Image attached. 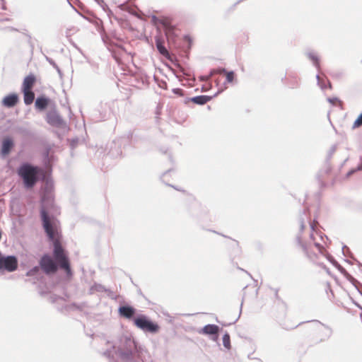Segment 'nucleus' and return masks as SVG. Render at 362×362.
Listing matches in <instances>:
<instances>
[{
    "instance_id": "f257e3e1",
    "label": "nucleus",
    "mask_w": 362,
    "mask_h": 362,
    "mask_svg": "<svg viewBox=\"0 0 362 362\" xmlns=\"http://www.w3.org/2000/svg\"><path fill=\"white\" fill-rule=\"evenodd\" d=\"M40 213L45 232L53 243V257L59 263L62 269L65 270L67 275L71 276V269L69 258L59 240V222L55 217L48 214L44 206H41Z\"/></svg>"
},
{
    "instance_id": "f03ea898",
    "label": "nucleus",
    "mask_w": 362,
    "mask_h": 362,
    "mask_svg": "<svg viewBox=\"0 0 362 362\" xmlns=\"http://www.w3.org/2000/svg\"><path fill=\"white\" fill-rule=\"evenodd\" d=\"M112 349L118 356L121 362H140L143 349L137 345L133 338L122 336L117 344H113Z\"/></svg>"
},
{
    "instance_id": "7ed1b4c3",
    "label": "nucleus",
    "mask_w": 362,
    "mask_h": 362,
    "mask_svg": "<svg viewBox=\"0 0 362 362\" xmlns=\"http://www.w3.org/2000/svg\"><path fill=\"white\" fill-rule=\"evenodd\" d=\"M17 172L27 189L33 187L38 180L45 179V173L43 169L28 163H23Z\"/></svg>"
},
{
    "instance_id": "20e7f679",
    "label": "nucleus",
    "mask_w": 362,
    "mask_h": 362,
    "mask_svg": "<svg viewBox=\"0 0 362 362\" xmlns=\"http://www.w3.org/2000/svg\"><path fill=\"white\" fill-rule=\"evenodd\" d=\"M134 323L140 329L149 333L154 334L159 330L158 325L144 315H139L134 318Z\"/></svg>"
},
{
    "instance_id": "39448f33",
    "label": "nucleus",
    "mask_w": 362,
    "mask_h": 362,
    "mask_svg": "<svg viewBox=\"0 0 362 362\" xmlns=\"http://www.w3.org/2000/svg\"><path fill=\"white\" fill-rule=\"evenodd\" d=\"M39 265L44 273L47 275L54 274L59 267L62 268L56 259L54 257L53 259L48 254H45L41 257Z\"/></svg>"
},
{
    "instance_id": "423d86ee",
    "label": "nucleus",
    "mask_w": 362,
    "mask_h": 362,
    "mask_svg": "<svg viewBox=\"0 0 362 362\" xmlns=\"http://www.w3.org/2000/svg\"><path fill=\"white\" fill-rule=\"evenodd\" d=\"M315 322L317 325V331L320 337L318 341L321 342L328 339L332 334V329L319 321H315Z\"/></svg>"
},
{
    "instance_id": "0eeeda50",
    "label": "nucleus",
    "mask_w": 362,
    "mask_h": 362,
    "mask_svg": "<svg viewBox=\"0 0 362 362\" xmlns=\"http://www.w3.org/2000/svg\"><path fill=\"white\" fill-rule=\"evenodd\" d=\"M46 121L48 124L53 127H60L63 124V119L56 111H50L47 112Z\"/></svg>"
},
{
    "instance_id": "6e6552de",
    "label": "nucleus",
    "mask_w": 362,
    "mask_h": 362,
    "mask_svg": "<svg viewBox=\"0 0 362 362\" xmlns=\"http://www.w3.org/2000/svg\"><path fill=\"white\" fill-rule=\"evenodd\" d=\"M118 313L121 317L130 320L135 315L136 309L130 305H122L119 308Z\"/></svg>"
},
{
    "instance_id": "1a4fd4ad",
    "label": "nucleus",
    "mask_w": 362,
    "mask_h": 362,
    "mask_svg": "<svg viewBox=\"0 0 362 362\" xmlns=\"http://www.w3.org/2000/svg\"><path fill=\"white\" fill-rule=\"evenodd\" d=\"M219 330L218 326L216 325H206L202 329V333L208 335H213L212 339L214 341H217L218 336V332Z\"/></svg>"
},
{
    "instance_id": "9d476101",
    "label": "nucleus",
    "mask_w": 362,
    "mask_h": 362,
    "mask_svg": "<svg viewBox=\"0 0 362 362\" xmlns=\"http://www.w3.org/2000/svg\"><path fill=\"white\" fill-rule=\"evenodd\" d=\"M18 101V95L16 93H12L4 98L2 100V105L6 107H12L16 105Z\"/></svg>"
},
{
    "instance_id": "9b49d317",
    "label": "nucleus",
    "mask_w": 362,
    "mask_h": 362,
    "mask_svg": "<svg viewBox=\"0 0 362 362\" xmlns=\"http://www.w3.org/2000/svg\"><path fill=\"white\" fill-rule=\"evenodd\" d=\"M163 28L168 40L169 42L173 40L175 37V27L168 21L167 23H163Z\"/></svg>"
},
{
    "instance_id": "f8f14e48",
    "label": "nucleus",
    "mask_w": 362,
    "mask_h": 362,
    "mask_svg": "<svg viewBox=\"0 0 362 362\" xmlns=\"http://www.w3.org/2000/svg\"><path fill=\"white\" fill-rule=\"evenodd\" d=\"M296 238H297L298 243L301 246L302 250H303L304 253L307 255V257L310 259H314L315 255L310 252V249L311 247V243H309L308 244L304 243L301 236L299 235H297Z\"/></svg>"
},
{
    "instance_id": "ddd939ff",
    "label": "nucleus",
    "mask_w": 362,
    "mask_h": 362,
    "mask_svg": "<svg viewBox=\"0 0 362 362\" xmlns=\"http://www.w3.org/2000/svg\"><path fill=\"white\" fill-rule=\"evenodd\" d=\"M221 91L219 90L216 93H215L213 96H208V95H198L193 97L190 99L192 102H193L195 104L197 105H204L209 101H210L214 97L216 96L218 93H220Z\"/></svg>"
},
{
    "instance_id": "4468645a",
    "label": "nucleus",
    "mask_w": 362,
    "mask_h": 362,
    "mask_svg": "<svg viewBox=\"0 0 362 362\" xmlns=\"http://www.w3.org/2000/svg\"><path fill=\"white\" fill-rule=\"evenodd\" d=\"M155 40L156 46L159 53L163 56L168 57L169 55V52L164 46L163 39L159 36H156Z\"/></svg>"
},
{
    "instance_id": "2eb2a0df",
    "label": "nucleus",
    "mask_w": 362,
    "mask_h": 362,
    "mask_svg": "<svg viewBox=\"0 0 362 362\" xmlns=\"http://www.w3.org/2000/svg\"><path fill=\"white\" fill-rule=\"evenodd\" d=\"M306 57L313 62V66L319 71L320 69V58L314 51H308L305 52Z\"/></svg>"
},
{
    "instance_id": "dca6fc26",
    "label": "nucleus",
    "mask_w": 362,
    "mask_h": 362,
    "mask_svg": "<svg viewBox=\"0 0 362 362\" xmlns=\"http://www.w3.org/2000/svg\"><path fill=\"white\" fill-rule=\"evenodd\" d=\"M45 182V187H44V194L42 196V200L44 201L46 197L49 198L50 197V194L52 189L53 184L51 180H49L47 176L45 175V179L42 180Z\"/></svg>"
},
{
    "instance_id": "f3484780",
    "label": "nucleus",
    "mask_w": 362,
    "mask_h": 362,
    "mask_svg": "<svg viewBox=\"0 0 362 362\" xmlns=\"http://www.w3.org/2000/svg\"><path fill=\"white\" fill-rule=\"evenodd\" d=\"M13 146V141L11 139L7 138L3 141L1 146V153L3 155H8L12 147Z\"/></svg>"
},
{
    "instance_id": "a211bd4d",
    "label": "nucleus",
    "mask_w": 362,
    "mask_h": 362,
    "mask_svg": "<svg viewBox=\"0 0 362 362\" xmlns=\"http://www.w3.org/2000/svg\"><path fill=\"white\" fill-rule=\"evenodd\" d=\"M35 81V77L33 75L26 76L23 83V90H31Z\"/></svg>"
},
{
    "instance_id": "6ab92c4d",
    "label": "nucleus",
    "mask_w": 362,
    "mask_h": 362,
    "mask_svg": "<svg viewBox=\"0 0 362 362\" xmlns=\"http://www.w3.org/2000/svg\"><path fill=\"white\" fill-rule=\"evenodd\" d=\"M49 100L45 97H39L35 103V107L39 110H44L48 105Z\"/></svg>"
},
{
    "instance_id": "aec40b11",
    "label": "nucleus",
    "mask_w": 362,
    "mask_h": 362,
    "mask_svg": "<svg viewBox=\"0 0 362 362\" xmlns=\"http://www.w3.org/2000/svg\"><path fill=\"white\" fill-rule=\"evenodd\" d=\"M23 92L24 103L26 105L32 104L35 99V94L32 91V90H23Z\"/></svg>"
},
{
    "instance_id": "412c9836",
    "label": "nucleus",
    "mask_w": 362,
    "mask_h": 362,
    "mask_svg": "<svg viewBox=\"0 0 362 362\" xmlns=\"http://www.w3.org/2000/svg\"><path fill=\"white\" fill-rule=\"evenodd\" d=\"M107 290L105 288L104 286L100 284H95L93 286H92L90 288V293H94L95 291L97 292H106Z\"/></svg>"
},
{
    "instance_id": "4be33fe9",
    "label": "nucleus",
    "mask_w": 362,
    "mask_h": 362,
    "mask_svg": "<svg viewBox=\"0 0 362 362\" xmlns=\"http://www.w3.org/2000/svg\"><path fill=\"white\" fill-rule=\"evenodd\" d=\"M223 345L227 349H230V335L228 332H226L223 336Z\"/></svg>"
},
{
    "instance_id": "5701e85b",
    "label": "nucleus",
    "mask_w": 362,
    "mask_h": 362,
    "mask_svg": "<svg viewBox=\"0 0 362 362\" xmlns=\"http://www.w3.org/2000/svg\"><path fill=\"white\" fill-rule=\"evenodd\" d=\"M45 59L49 63V64L52 65L53 66V68H54L57 70L59 75L60 76H62V72L61 69H59V67L57 66V64L54 62V61L52 59H51L47 56H45Z\"/></svg>"
},
{
    "instance_id": "b1692460",
    "label": "nucleus",
    "mask_w": 362,
    "mask_h": 362,
    "mask_svg": "<svg viewBox=\"0 0 362 362\" xmlns=\"http://www.w3.org/2000/svg\"><path fill=\"white\" fill-rule=\"evenodd\" d=\"M152 23L155 25H160L163 27V23H167L168 20L167 18H159L156 16H152L151 17Z\"/></svg>"
},
{
    "instance_id": "393cba45",
    "label": "nucleus",
    "mask_w": 362,
    "mask_h": 362,
    "mask_svg": "<svg viewBox=\"0 0 362 362\" xmlns=\"http://www.w3.org/2000/svg\"><path fill=\"white\" fill-rule=\"evenodd\" d=\"M328 260L335 267H337L341 273L345 272V269L332 257L329 256L327 257Z\"/></svg>"
},
{
    "instance_id": "a878e982",
    "label": "nucleus",
    "mask_w": 362,
    "mask_h": 362,
    "mask_svg": "<svg viewBox=\"0 0 362 362\" xmlns=\"http://www.w3.org/2000/svg\"><path fill=\"white\" fill-rule=\"evenodd\" d=\"M40 269L41 268H40V265L35 266L27 272L26 276H34L38 274Z\"/></svg>"
},
{
    "instance_id": "bb28decb",
    "label": "nucleus",
    "mask_w": 362,
    "mask_h": 362,
    "mask_svg": "<svg viewBox=\"0 0 362 362\" xmlns=\"http://www.w3.org/2000/svg\"><path fill=\"white\" fill-rule=\"evenodd\" d=\"M226 81L228 83L233 82V81L234 79V76H235L234 72L233 71H226Z\"/></svg>"
},
{
    "instance_id": "cd10ccee",
    "label": "nucleus",
    "mask_w": 362,
    "mask_h": 362,
    "mask_svg": "<svg viewBox=\"0 0 362 362\" xmlns=\"http://www.w3.org/2000/svg\"><path fill=\"white\" fill-rule=\"evenodd\" d=\"M362 126V113L358 117V118L355 120L353 128H357Z\"/></svg>"
},
{
    "instance_id": "c85d7f7f",
    "label": "nucleus",
    "mask_w": 362,
    "mask_h": 362,
    "mask_svg": "<svg viewBox=\"0 0 362 362\" xmlns=\"http://www.w3.org/2000/svg\"><path fill=\"white\" fill-rule=\"evenodd\" d=\"M310 240L313 242V245H314L317 248V250H319V252H320V253H322V252L323 247H322L320 243H316V242H315V241H314V238H313V233H311V234L310 235Z\"/></svg>"
},
{
    "instance_id": "c756f323",
    "label": "nucleus",
    "mask_w": 362,
    "mask_h": 362,
    "mask_svg": "<svg viewBox=\"0 0 362 362\" xmlns=\"http://www.w3.org/2000/svg\"><path fill=\"white\" fill-rule=\"evenodd\" d=\"M103 355L110 358V362H114L111 358L112 357V350H109L107 349V351H105L104 353H103Z\"/></svg>"
},
{
    "instance_id": "7c9ffc66",
    "label": "nucleus",
    "mask_w": 362,
    "mask_h": 362,
    "mask_svg": "<svg viewBox=\"0 0 362 362\" xmlns=\"http://www.w3.org/2000/svg\"><path fill=\"white\" fill-rule=\"evenodd\" d=\"M361 169H362V165H359L356 168L352 169L350 171H349L348 173H347V177L351 176L355 172H356L358 170H361Z\"/></svg>"
},
{
    "instance_id": "2f4dec72",
    "label": "nucleus",
    "mask_w": 362,
    "mask_h": 362,
    "mask_svg": "<svg viewBox=\"0 0 362 362\" xmlns=\"http://www.w3.org/2000/svg\"><path fill=\"white\" fill-rule=\"evenodd\" d=\"M316 78H317V81L318 86L321 88V89L325 90V86L324 85H322V78L320 76L319 74H317Z\"/></svg>"
},
{
    "instance_id": "473e14b6",
    "label": "nucleus",
    "mask_w": 362,
    "mask_h": 362,
    "mask_svg": "<svg viewBox=\"0 0 362 362\" xmlns=\"http://www.w3.org/2000/svg\"><path fill=\"white\" fill-rule=\"evenodd\" d=\"M305 227V218L301 217L300 218V230L302 231Z\"/></svg>"
},
{
    "instance_id": "72a5a7b5",
    "label": "nucleus",
    "mask_w": 362,
    "mask_h": 362,
    "mask_svg": "<svg viewBox=\"0 0 362 362\" xmlns=\"http://www.w3.org/2000/svg\"><path fill=\"white\" fill-rule=\"evenodd\" d=\"M216 74H226V71H227L226 70V69H224V68H218V69H216Z\"/></svg>"
},
{
    "instance_id": "f704fd0d",
    "label": "nucleus",
    "mask_w": 362,
    "mask_h": 362,
    "mask_svg": "<svg viewBox=\"0 0 362 362\" xmlns=\"http://www.w3.org/2000/svg\"><path fill=\"white\" fill-rule=\"evenodd\" d=\"M57 299H62L61 298H58L57 296L55 295H52L50 296V301L52 303H54L57 301Z\"/></svg>"
},
{
    "instance_id": "c9c22d12",
    "label": "nucleus",
    "mask_w": 362,
    "mask_h": 362,
    "mask_svg": "<svg viewBox=\"0 0 362 362\" xmlns=\"http://www.w3.org/2000/svg\"><path fill=\"white\" fill-rule=\"evenodd\" d=\"M328 101L332 103V104H335L336 102L338 101V99L337 98H328Z\"/></svg>"
},
{
    "instance_id": "e433bc0d",
    "label": "nucleus",
    "mask_w": 362,
    "mask_h": 362,
    "mask_svg": "<svg viewBox=\"0 0 362 362\" xmlns=\"http://www.w3.org/2000/svg\"><path fill=\"white\" fill-rule=\"evenodd\" d=\"M99 5L101 6H103V5H105L103 0H95Z\"/></svg>"
},
{
    "instance_id": "4c0bfd02",
    "label": "nucleus",
    "mask_w": 362,
    "mask_h": 362,
    "mask_svg": "<svg viewBox=\"0 0 362 362\" xmlns=\"http://www.w3.org/2000/svg\"><path fill=\"white\" fill-rule=\"evenodd\" d=\"M215 74H216V69H212L210 71L209 77H211V76H213Z\"/></svg>"
},
{
    "instance_id": "58836bf2",
    "label": "nucleus",
    "mask_w": 362,
    "mask_h": 362,
    "mask_svg": "<svg viewBox=\"0 0 362 362\" xmlns=\"http://www.w3.org/2000/svg\"><path fill=\"white\" fill-rule=\"evenodd\" d=\"M173 92L176 94H181L182 90L179 88H176L173 90Z\"/></svg>"
},
{
    "instance_id": "ea45409f",
    "label": "nucleus",
    "mask_w": 362,
    "mask_h": 362,
    "mask_svg": "<svg viewBox=\"0 0 362 362\" xmlns=\"http://www.w3.org/2000/svg\"><path fill=\"white\" fill-rule=\"evenodd\" d=\"M315 223H310V229L312 231H314L315 230Z\"/></svg>"
},
{
    "instance_id": "a19ab883",
    "label": "nucleus",
    "mask_w": 362,
    "mask_h": 362,
    "mask_svg": "<svg viewBox=\"0 0 362 362\" xmlns=\"http://www.w3.org/2000/svg\"><path fill=\"white\" fill-rule=\"evenodd\" d=\"M349 250V248H348L346 245H344V246L343 247V248H342V251H343V254H344V255H346V254H345V250Z\"/></svg>"
},
{
    "instance_id": "79ce46f5",
    "label": "nucleus",
    "mask_w": 362,
    "mask_h": 362,
    "mask_svg": "<svg viewBox=\"0 0 362 362\" xmlns=\"http://www.w3.org/2000/svg\"><path fill=\"white\" fill-rule=\"evenodd\" d=\"M322 85H324L325 86V88H327L326 85H325V81H323V79H322Z\"/></svg>"
},
{
    "instance_id": "37998d69",
    "label": "nucleus",
    "mask_w": 362,
    "mask_h": 362,
    "mask_svg": "<svg viewBox=\"0 0 362 362\" xmlns=\"http://www.w3.org/2000/svg\"><path fill=\"white\" fill-rule=\"evenodd\" d=\"M335 149H336V146H333L332 148V152H334L335 151Z\"/></svg>"
},
{
    "instance_id": "c03bdc74",
    "label": "nucleus",
    "mask_w": 362,
    "mask_h": 362,
    "mask_svg": "<svg viewBox=\"0 0 362 362\" xmlns=\"http://www.w3.org/2000/svg\"><path fill=\"white\" fill-rule=\"evenodd\" d=\"M328 86L329 88H331V83L329 81H328Z\"/></svg>"
}]
</instances>
